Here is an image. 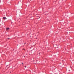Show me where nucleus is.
Segmentation results:
<instances>
[{
    "mask_svg": "<svg viewBox=\"0 0 74 74\" xmlns=\"http://www.w3.org/2000/svg\"><path fill=\"white\" fill-rule=\"evenodd\" d=\"M36 16L38 18H40V16H38V14L36 15Z\"/></svg>",
    "mask_w": 74,
    "mask_h": 74,
    "instance_id": "obj_1",
    "label": "nucleus"
},
{
    "mask_svg": "<svg viewBox=\"0 0 74 74\" xmlns=\"http://www.w3.org/2000/svg\"><path fill=\"white\" fill-rule=\"evenodd\" d=\"M3 19H7V18H6V17H3Z\"/></svg>",
    "mask_w": 74,
    "mask_h": 74,
    "instance_id": "obj_2",
    "label": "nucleus"
},
{
    "mask_svg": "<svg viewBox=\"0 0 74 74\" xmlns=\"http://www.w3.org/2000/svg\"><path fill=\"white\" fill-rule=\"evenodd\" d=\"M7 30H10V28H7L6 29Z\"/></svg>",
    "mask_w": 74,
    "mask_h": 74,
    "instance_id": "obj_3",
    "label": "nucleus"
},
{
    "mask_svg": "<svg viewBox=\"0 0 74 74\" xmlns=\"http://www.w3.org/2000/svg\"><path fill=\"white\" fill-rule=\"evenodd\" d=\"M25 68H26V66H25Z\"/></svg>",
    "mask_w": 74,
    "mask_h": 74,
    "instance_id": "obj_4",
    "label": "nucleus"
},
{
    "mask_svg": "<svg viewBox=\"0 0 74 74\" xmlns=\"http://www.w3.org/2000/svg\"><path fill=\"white\" fill-rule=\"evenodd\" d=\"M8 39H10V38H8Z\"/></svg>",
    "mask_w": 74,
    "mask_h": 74,
    "instance_id": "obj_5",
    "label": "nucleus"
},
{
    "mask_svg": "<svg viewBox=\"0 0 74 74\" xmlns=\"http://www.w3.org/2000/svg\"><path fill=\"white\" fill-rule=\"evenodd\" d=\"M37 61H38V60H36V63H37Z\"/></svg>",
    "mask_w": 74,
    "mask_h": 74,
    "instance_id": "obj_6",
    "label": "nucleus"
},
{
    "mask_svg": "<svg viewBox=\"0 0 74 74\" xmlns=\"http://www.w3.org/2000/svg\"><path fill=\"white\" fill-rule=\"evenodd\" d=\"M24 44H26V42H25V43H24Z\"/></svg>",
    "mask_w": 74,
    "mask_h": 74,
    "instance_id": "obj_7",
    "label": "nucleus"
},
{
    "mask_svg": "<svg viewBox=\"0 0 74 74\" xmlns=\"http://www.w3.org/2000/svg\"><path fill=\"white\" fill-rule=\"evenodd\" d=\"M23 64V63H22V64Z\"/></svg>",
    "mask_w": 74,
    "mask_h": 74,
    "instance_id": "obj_8",
    "label": "nucleus"
},
{
    "mask_svg": "<svg viewBox=\"0 0 74 74\" xmlns=\"http://www.w3.org/2000/svg\"><path fill=\"white\" fill-rule=\"evenodd\" d=\"M24 58H25V56H24Z\"/></svg>",
    "mask_w": 74,
    "mask_h": 74,
    "instance_id": "obj_9",
    "label": "nucleus"
},
{
    "mask_svg": "<svg viewBox=\"0 0 74 74\" xmlns=\"http://www.w3.org/2000/svg\"><path fill=\"white\" fill-rule=\"evenodd\" d=\"M10 73H11V71L10 72Z\"/></svg>",
    "mask_w": 74,
    "mask_h": 74,
    "instance_id": "obj_10",
    "label": "nucleus"
},
{
    "mask_svg": "<svg viewBox=\"0 0 74 74\" xmlns=\"http://www.w3.org/2000/svg\"><path fill=\"white\" fill-rule=\"evenodd\" d=\"M69 71H70V70H69Z\"/></svg>",
    "mask_w": 74,
    "mask_h": 74,
    "instance_id": "obj_11",
    "label": "nucleus"
},
{
    "mask_svg": "<svg viewBox=\"0 0 74 74\" xmlns=\"http://www.w3.org/2000/svg\"><path fill=\"white\" fill-rule=\"evenodd\" d=\"M70 67H71V66H70Z\"/></svg>",
    "mask_w": 74,
    "mask_h": 74,
    "instance_id": "obj_12",
    "label": "nucleus"
},
{
    "mask_svg": "<svg viewBox=\"0 0 74 74\" xmlns=\"http://www.w3.org/2000/svg\"><path fill=\"white\" fill-rule=\"evenodd\" d=\"M3 74H4V73H3Z\"/></svg>",
    "mask_w": 74,
    "mask_h": 74,
    "instance_id": "obj_13",
    "label": "nucleus"
}]
</instances>
